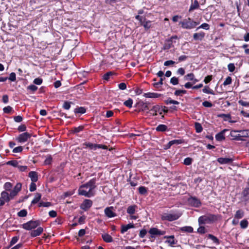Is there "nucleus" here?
Returning a JSON list of instances; mask_svg holds the SVG:
<instances>
[{"label": "nucleus", "mask_w": 249, "mask_h": 249, "mask_svg": "<svg viewBox=\"0 0 249 249\" xmlns=\"http://www.w3.org/2000/svg\"><path fill=\"white\" fill-rule=\"evenodd\" d=\"M96 179L92 178L86 183L82 185L78 189V194L88 197L94 196V190L96 188Z\"/></svg>", "instance_id": "nucleus-1"}, {"label": "nucleus", "mask_w": 249, "mask_h": 249, "mask_svg": "<svg viewBox=\"0 0 249 249\" xmlns=\"http://www.w3.org/2000/svg\"><path fill=\"white\" fill-rule=\"evenodd\" d=\"M199 21H195L191 19L190 18L185 19L179 22L181 27L185 29H192L195 28L197 25L199 24Z\"/></svg>", "instance_id": "nucleus-2"}, {"label": "nucleus", "mask_w": 249, "mask_h": 249, "mask_svg": "<svg viewBox=\"0 0 249 249\" xmlns=\"http://www.w3.org/2000/svg\"><path fill=\"white\" fill-rule=\"evenodd\" d=\"M217 220L215 215L208 214L201 216L199 217L198 221L199 225L210 224Z\"/></svg>", "instance_id": "nucleus-3"}, {"label": "nucleus", "mask_w": 249, "mask_h": 249, "mask_svg": "<svg viewBox=\"0 0 249 249\" xmlns=\"http://www.w3.org/2000/svg\"><path fill=\"white\" fill-rule=\"evenodd\" d=\"M40 224L39 221L31 220L22 225V227L26 230L30 231L37 227Z\"/></svg>", "instance_id": "nucleus-4"}, {"label": "nucleus", "mask_w": 249, "mask_h": 249, "mask_svg": "<svg viewBox=\"0 0 249 249\" xmlns=\"http://www.w3.org/2000/svg\"><path fill=\"white\" fill-rule=\"evenodd\" d=\"M167 111V110H165L162 109L160 106L157 105L153 106L148 112L152 116H155L157 115L158 113H159L160 115H161L162 114V112H166Z\"/></svg>", "instance_id": "nucleus-5"}, {"label": "nucleus", "mask_w": 249, "mask_h": 249, "mask_svg": "<svg viewBox=\"0 0 249 249\" xmlns=\"http://www.w3.org/2000/svg\"><path fill=\"white\" fill-rule=\"evenodd\" d=\"M179 217L177 214L165 213L161 216L162 220H168L170 221L178 219Z\"/></svg>", "instance_id": "nucleus-6"}, {"label": "nucleus", "mask_w": 249, "mask_h": 249, "mask_svg": "<svg viewBox=\"0 0 249 249\" xmlns=\"http://www.w3.org/2000/svg\"><path fill=\"white\" fill-rule=\"evenodd\" d=\"M31 137V134L26 132L20 134L16 138V140L20 143H24L27 142Z\"/></svg>", "instance_id": "nucleus-7"}, {"label": "nucleus", "mask_w": 249, "mask_h": 249, "mask_svg": "<svg viewBox=\"0 0 249 249\" xmlns=\"http://www.w3.org/2000/svg\"><path fill=\"white\" fill-rule=\"evenodd\" d=\"M104 212L106 216L108 218H112L116 216L115 209L112 206L106 208L104 210Z\"/></svg>", "instance_id": "nucleus-8"}, {"label": "nucleus", "mask_w": 249, "mask_h": 249, "mask_svg": "<svg viewBox=\"0 0 249 249\" xmlns=\"http://www.w3.org/2000/svg\"><path fill=\"white\" fill-rule=\"evenodd\" d=\"M84 145H86V147H88L90 149L96 150L97 148H102L103 149H107V147L105 145L99 144H93L90 142L85 143Z\"/></svg>", "instance_id": "nucleus-9"}, {"label": "nucleus", "mask_w": 249, "mask_h": 249, "mask_svg": "<svg viewBox=\"0 0 249 249\" xmlns=\"http://www.w3.org/2000/svg\"><path fill=\"white\" fill-rule=\"evenodd\" d=\"M149 233L151 234V237L153 238L155 235H164L165 233V231H160L159 229L153 228H151L149 231Z\"/></svg>", "instance_id": "nucleus-10"}, {"label": "nucleus", "mask_w": 249, "mask_h": 249, "mask_svg": "<svg viewBox=\"0 0 249 249\" xmlns=\"http://www.w3.org/2000/svg\"><path fill=\"white\" fill-rule=\"evenodd\" d=\"M188 202L190 205L196 207H198L201 205L200 200L195 197H190L188 199Z\"/></svg>", "instance_id": "nucleus-11"}, {"label": "nucleus", "mask_w": 249, "mask_h": 249, "mask_svg": "<svg viewBox=\"0 0 249 249\" xmlns=\"http://www.w3.org/2000/svg\"><path fill=\"white\" fill-rule=\"evenodd\" d=\"M92 202L89 199H86L81 204L80 206L81 209L86 211L89 209L92 206Z\"/></svg>", "instance_id": "nucleus-12"}, {"label": "nucleus", "mask_w": 249, "mask_h": 249, "mask_svg": "<svg viewBox=\"0 0 249 249\" xmlns=\"http://www.w3.org/2000/svg\"><path fill=\"white\" fill-rule=\"evenodd\" d=\"M43 231V229L41 227H38L36 230H34L31 231L30 232V235L32 237H35L40 235Z\"/></svg>", "instance_id": "nucleus-13"}, {"label": "nucleus", "mask_w": 249, "mask_h": 249, "mask_svg": "<svg viewBox=\"0 0 249 249\" xmlns=\"http://www.w3.org/2000/svg\"><path fill=\"white\" fill-rule=\"evenodd\" d=\"M164 238L167 239V240L165 241V243H168L169 245L171 247H173L174 245L176 244L177 242V241L175 240L174 236L173 235L165 236Z\"/></svg>", "instance_id": "nucleus-14"}, {"label": "nucleus", "mask_w": 249, "mask_h": 249, "mask_svg": "<svg viewBox=\"0 0 249 249\" xmlns=\"http://www.w3.org/2000/svg\"><path fill=\"white\" fill-rule=\"evenodd\" d=\"M205 34L203 32L196 33L193 35V38L195 40L201 41L205 37Z\"/></svg>", "instance_id": "nucleus-15"}, {"label": "nucleus", "mask_w": 249, "mask_h": 249, "mask_svg": "<svg viewBox=\"0 0 249 249\" xmlns=\"http://www.w3.org/2000/svg\"><path fill=\"white\" fill-rule=\"evenodd\" d=\"M185 80L192 81L193 84H195L198 82V80L195 78V75L193 73H190L184 77Z\"/></svg>", "instance_id": "nucleus-16"}, {"label": "nucleus", "mask_w": 249, "mask_h": 249, "mask_svg": "<svg viewBox=\"0 0 249 249\" xmlns=\"http://www.w3.org/2000/svg\"><path fill=\"white\" fill-rule=\"evenodd\" d=\"M233 161V159L231 158H219L217 159V161L221 164H229L231 163Z\"/></svg>", "instance_id": "nucleus-17"}, {"label": "nucleus", "mask_w": 249, "mask_h": 249, "mask_svg": "<svg viewBox=\"0 0 249 249\" xmlns=\"http://www.w3.org/2000/svg\"><path fill=\"white\" fill-rule=\"evenodd\" d=\"M134 227V225L131 223H129L127 225H122L121 226V232L122 233H124L125 232L127 231L129 229L131 228H133Z\"/></svg>", "instance_id": "nucleus-18"}, {"label": "nucleus", "mask_w": 249, "mask_h": 249, "mask_svg": "<svg viewBox=\"0 0 249 249\" xmlns=\"http://www.w3.org/2000/svg\"><path fill=\"white\" fill-rule=\"evenodd\" d=\"M143 96L145 98H156L159 97L160 94L155 92H147L144 93Z\"/></svg>", "instance_id": "nucleus-19"}, {"label": "nucleus", "mask_w": 249, "mask_h": 249, "mask_svg": "<svg viewBox=\"0 0 249 249\" xmlns=\"http://www.w3.org/2000/svg\"><path fill=\"white\" fill-rule=\"evenodd\" d=\"M29 177L32 182H36L38 180L37 173L35 171H31L29 173Z\"/></svg>", "instance_id": "nucleus-20"}, {"label": "nucleus", "mask_w": 249, "mask_h": 249, "mask_svg": "<svg viewBox=\"0 0 249 249\" xmlns=\"http://www.w3.org/2000/svg\"><path fill=\"white\" fill-rule=\"evenodd\" d=\"M226 131V129H224L219 132V133L215 135V139L218 141H221L222 140H224L225 138L224 136L225 132Z\"/></svg>", "instance_id": "nucleus-21"}, {"label": "nucleus", "mask_w": 249, "mask_h": 249, "mask_svg": "<svg viewBox=\"0 0 249 249\" xmlns=\"http://www.w3.org/2000/svg\"><path fill=\"white\" fill-rule=\"evenodd\" d=\"M102 237L104 241L107 243H110L113 241L112 237L107 233L102 234Z\"/></svg>", "instance_id": "nucleus-22"}, {"label": "nucleus", "mask_w": 249, "mask_h": 249, "mask_svg": "<svg viewBox=\"0 0 249 249\" xmlns=\"http://www.w3.org/2000/svg\"><path fill=\"white\" fill-rule=\"evenodd\" d=\"M0 197L3 199V200L6 201V202H9L11 200L9 194L6 191H2L1 192Z\"/></svg>", "instance_id": "nucleus-23"}, {"label": "nucleus", "mask_w": 249, "mask_h": 249, "mask_svg": "<svg viewBox=\"0 0 249 249\" xmlns=\"http://www.w3.org/2000/svg\"><path fill=\"white\" fill-rule=\"evenodd\" d=\"M236 132L240 133V135L243 137L249 138V129L238 130Z\"/></svg>", "instance_id": "nucleus-24"}, {"label": "nucleus", "mask_w": 249, "mask_h": 249, "mask_svg": "<svg viewBox=\"0 0 249 249\" xmlns=\"http://www.w3.org/2000/svg\"><path fill=\"white\" fill-rule=\"evenodd\" d=\"M218 116L223 118L224 121H229V122H233L232 121H231V116L230 114H220L218 115Z\"/></svg>", "instance_id": "nucleus-25"}, {"label": "nucleus", "mask_w": 249, "mask_h": 249, "mask_svg": "<svg viewBox=\"0 0 249 249\" xmlns=\"http://www.w3.org/2000/svg\"><path fill=\"white\" fill-rule=\"evenodd\" d=\"M142 25L144 27L145 30H147L150 28L152 27L151 25V22L149 20H143V22L142 24Z\"/></svg>", "instance_id": "nucleus-26"}, {"label": "nucleus", "mask_w": 249, "mask_h": 249, "mask_svg": "<svg viewBox=\"0 0 249 249\" xmlns=\"http://www.w3.org/2000/svg\"><path fill=\"white\" fill-rule=\"evenodd\" d=\"M199 6V3L197 0H195L190 6L189 11L197 9Z\"/></svg>", "instance_id": "nucleus-27"}, {"label": "nucleus", "mask_w": 249, "mask_h": 249, "mask_svg": "<svg viewBox=\"0 0 249 249\" xmlns=\"http://www.w3.org/2000/svg\"><path fill=\"white\" fill-rule=\"evenodd\" d=\"M149 104L148 102H141L139 103V105L141 107V109L142 111H144L149 109L148 105Z\"/></svg>", "instance_id": "nucleus-28"}, {"label": "nucleus", "mask_w": 249, "mask_h": 249, "mask_svg": "<svg viewBox=\"0 0 249 249\" xmlns=\"http://www.w3.org/2000/svg\"><path fill=\"white\" fill-rule=\"evenodd\" d=\"M244 212L242 210H239L236 211L234 215V218L237 219H241L244 216Z\"/></svg>", "instance_id": "nucleus-29"}, {"label": "nucleus", "mask_w": 249, "mask_h": 249, "mask_svg": "<svg viewBox=\"0 0 249 249\" xmlns=\"http://www.w3.org/2000/svg\"><path fill=\"white\" fill-rule=\"evenodd\" d=\"M136 208V205L129 206L127 209V213L130 214H133L135 213Z\"/></svg>", "instance_id": "nucleus-30"}, {"label": "nucleus", "mask_w": 249, "mask_h": 249, "mask_svg": "<svg viewBox=\"0 0 249 249\" xmlns=\"http://www.w3.org/2000/svg\"><path fill=\"white\" fill-rule=\"evenodd\" d=\"M158 131L163 132L167 129V126L164 124H160L156 128Z\"/></svg>", "instance_id": "nucleus-31"}, {"label": "nucleus", "mask_w": 249, "mask_h": 249, "mask_svg": "<svg viewBox=\"0 0 249 249\" xmlns=\"http://www.w3.org/2000/svg\"><path fill=\"white\" fill-rule=\"evenodd\" d=\"M41 197V195L40 193H36L34 199L32 201V204L37 203Z\"/></svg>", "instance_id": "nucleus-32"}, {"label": "nucleus", "mask_w": 249, "mask_h": 249, "mask_svg": "<svg viewBox=\"0 0 249 249\" xmlns=\"http://www.w3.org/2000/svg\"><path fill=\"white\" fill-rule=\"evenodd\" d=\"M139 192L141 195H145L147 193V189L144 186H140L139 188Z\"/></svg>", "instance_id": "nucleus-33"}, {"label": "nucleus", "mask_w": 249, "mask_h": 249, "mask_svg": "<svg viewBox=\"0 0 249 249\" xmlns=\"http://www.w3.org/2000/svg\"><path fill=\"white\" fill-rule=\"evenodd\" d=\"M195 125V129H196V132L197 133H200V132H202V131L203 130V128L200 123H196Z\"/></svg>", "instance_id": "nucleus-34"}, {"label": "nucleus", "mask_w": 249, "mask_h": 249, "mask_svg": "<svg viewBox=\"0 0 249 249\" xmlns=\"http://www.w3.org/2000/svg\"><path fill=\"white\" fill-rule=\"evenodd\" d=\"M181 231L187 232L189 233H192L193 232V228L191 226H185L181 228Z\"/></svg>", "instance_id": "nucleus-35"}, {"label": "nucleus", "mask_w": 249, "mask_h": 249, "mask_svg": "<svg viewBox=\"0 0 249 249\" xmlns=\"http://www.w3.org/2000/svg\"><path fill=\"white\" fill-rule=\"evenodd\" d=\"M165 103L167 104H174V105H178L179 103L176 100H173L171 99L170 98H169L166 100L165 101Z\"/></svg>", "instance_id": "nucleus-36"}, {"label": "nucleus", "mask_w": 249, "mask_h": 249, "mask_svg": "<svg viewBox=\"0 0 249 249\" xmlns=\"http://www.w3.org/2000/svg\"><path fill=\"white\" fill-rule=\"evenodd\" d=\"M240 227L242 229H246L248 227L249 222L246 219H244L240 222Z\"/></svg>", "instance_id": "nucleus-37"}, {"label": "nucleus", "mask_w": 249, "mask_h": 249, "mask_svg": "<svg viewBox=\"0 0 249 249\" xmlns=\"http://www.w3.org/2000/svg\"><path fill=\"white\" fill-rule=\"evenodd\" d=\"M208 237L209 239H211L213 243H215L216 244H219V240L214 235L209 234H208Z\"/></svg>", "instance_id": "nucleus-38"}, {"label": "nucleus", "mask_w": 249, "mask_h": 249, "mask_svg": "<svg viewBox=\"0 0 249 249\" xmlns=\"http://www.w3.org/2000/svg\"><path fill=\"white\" fill-rule=\"evenodd\" d=\"M170 142L171 143L170 144H171V145H173L174 144L178 145V144H181V143H183L184 141L182 140L179 139V140H172V141H170Z\"/></svg>", "instance_id": "nucleus-39"}, {"label": "nucleus", "mask_w": 249, "mask_h": 249, "mask_svg": "<svg viewBox=\"0 0 249 249\" xmlns=\"http://www.w3.org/2000/svg\"><path fill=\"white\" fill-rule=\"evenodd\" d=\"M74 112L76 113L83 114L86 112V109L84 107H80L75 109Z\"/></svg>", "instance_id": "nucleus-40"}, {"label": "nucleus", "mask_w": 249, "mask_h": 249, "mask_svg": "<svg viewBox=\"0 0 249 249\" xmlns=\"http://www.w3.org/2000/svg\"><path fill=\"white\" fill-rule=\"evenodd\" d=\"M203 92L205 93L214 94L213 91L208 86H205L203 89Z\"/></svg>", "instance_id": "nucleus-41"}, {"label": "nucleus", "mask_w": 249, "mask_h": 249, "mask_svg": "<svg viewBox=\"0 0 249 249\" xmlns=\"http://www.w3.org/2000/svg\"><path fill=\"white\" fill-rule=\"evenodd\" d=\"M200 28L208 30L210 29V25L208 23H204L202 24L201 25H200L199 27H198L196 29V30Z\"/></svg>", "instance_id": "nucleus-42"}, {"label": "nucleus", "mask_w": 249, "mask_h": 249, "mask_svg": "<svg viewBox=\"0 0 249 249\" xmlns=\"http://www.w3.org/2000/svg\"><path fill=\"white\" fill-rule=\"evenodd\" d=\"M133 100L132 99L129 98L127 100L124 102V105L129 108H131L132 106Z\"/></svg>", "instance_id": "nucleus-43"}, {"label": "nucleus", "mask_w": 249, "mask_h": 249, "mask_svg": "<svg viewBox=\"0 0 249 249\" xmlns=\"http://www.w3.org/2000/svg\"><path fill=\"white\" fill-rule=\"evenodd\" d=\"M52 161V158L51 155H48L46 159L44 160V164L45 165H49L51 163Z\"/></svg>", "instance_id": "nucleus-44"}, {"label": "nucleus", "mask_w": 249, "mask_h": 249, "mask_svg": "<svg viewBox=\"0 0 249 249\" xmlns=\"http://www.w3.org/2000/svg\"><path fill=\"white\" fill-rule=\"evenodd\" d=\"M6 164L7 165H11L13 167H18V163L17 160H10L7 162Z\"/></svg>", "instance_id": "nucleus-45"}, {"label": "nucleus", "mask_w": 249, "mask_h": 249, "mask_svg": "<svg viewBox=\"0 0 249 249\" xmlns=\"http://www.w3.org/2000/svg\"><path fill=\"white\" fill-rule=\"evenodd\" d=\"M27 214V212L26 210H22L18 213V215L19 217H25Z\"/></svg>", "instance_id": "nucleus-46"}, {"label": "nucleus", "mask_w": 249, "mask_h": 249, "mask_svg": "<svg viewBox=\"0 0 249 249\" xmlns=\"http://www.w3.org/2000/svg\"><path fill=\"white\" fill-rule=\"evenodd\" d=\"M113 73L112 71H109L105 73L103 76V79L106 80H108L110 77L113 75Z\"/></svg>", "instance_id": "nucleus-47"}, {"label": "nucleus", "mask_w": 249, "mask_h": 249, "mask_svg": "<svg viewBox=\"0 0 249 249\" xmlns=\"http://www.w3.org/2000/svg\"><path fill=\"white\" fill-rule=\"evenodd\" d=\"M170 83L173 85H176L178 84V79L176 77H173L170 79Z\"/></svg>", "instance_id": "nucleus-48"}, {"label": "nucleus", "mask_w": 249, "mask_h": 249, "mask_svg": "<svg viewBox=\"0 0 249 249\" xmlns=\"http://www.w3.org/2000/svg\"><path fill=\"white\" fill-rule=\"evenodd\" d=\"M12 187V184L10 182H6L4 185V188L6 191H10Z\"/></svg>", "instance_id": "nucleus-49"}, {"label": "nucleus", "mask_w": 249, "mask_h": 249, "mask_svg": "<svg viewBox=\"0 0 249 249\" xmlns=\"http://www.w3.org/2000/svg\"><path fill=\"white\" fill-rule=\"evenodd\" d=\"M232 81L231 78L230 76H228L225 80L224 81L223 85L224 86H227L231 84Z\"/></svg>", "instance_id": "nucleus-50"}, {"label": "nucleus", "mask_w": 249, "mask_h": 249, "mask_svg": "<svg viewBox=\"0 0 249 249\" xmlns=\"http://www.w3.org/2000/svg\"><path fill=\"white\" fill-rule=\"evenodd\" d=\"M21 188V184L20 183H18L15 186L13 190L14 191H16L17 193H18V192L20 191Z\"/></svg>", "instance_id": "nucleus-51"}, {"label": "nucleus", "mask_w": 249, "mask_h": 249, "mask_svg": "<svg viewBox=\"0 0 249 249\" xmlns=\"http://www.w3.org/2000/svg\"><path fill=\"white\" fill-rule=\"evenodd\" d=\"M192 162V159L190 158H186L184 160V164L186 165H189Z\"/></svg>", "instance_id": "nucleus-52"}, {"label": "nucleus", "mask_w": 249, "mask_h": 249, "mask_svg": "<svg viewBox=\"0 0 249 249\" xmlns=\"http://www.w3.org/2000/svg\"><path fill=\"white\" fill-rule=\"evenodd\" d=\"M27 89L33 92H35L37 89V87L34 85H31L28 86Z\"/></svg>", "instance_id": "nucleus-53"}, {"label": "nucleus", "mask_w": 249, "mask_h": 249, "mask_svg": "<svg viewBox=\"0 0 249 249\" xmlns=\"http://www.w3.org/2000/svg\"><path fill=\"white\" fill-rule=\"evenodd\" d=\"M51 205V204L50 202H40L39 203V207H49Z\"/></svg>", "instance_id": "nucleus-54"}, {"label": "nucleus", "mask_w": 249, "mask_h": 249, "mask_svg": "<svg viewBox=\"0 0 249 249\" xmlns=\"http://www.w3.org/2000/svg\"><path fill=\"white\" fill-rule=\"evenodd\" d=\"M36 182H32L30 185L29 190L31 192H34L36 190Z\"/></svg>", "instance_id": "nucleus-55"}, {"label": "nucleus", "mask_w": 249, "mask_h": 249, "mask_svg": "<svg viewBox=\"0 0 249 249\" xmlns=\"http://www.w3.org/2000/svg\"><path fill=\"white\" fill-rule=\"evenodd\" d=\"M42 79L41 78H35L34 80V83L35 84L40 85L42 83Z\"/></svg>", "instance_id": "nucleus-56"}, {"label": "nucleus", "mask_w": 249, "mask_h": 249, "mask_svg": "<svg viewBox=\"0 0 249 249\" xmlns=\"http://www.w3.org/2000/svg\"><path fill=\"white\" fill-rule=\"evenodd\" d=\"M242 195L244 197H247L249 195V187L246 188L242 192Z\"/></svg>", "instance_id": "nucleus-57"}, {"label": "nucleus", "mask_w": 249, "mask_h": 249, "mask_svg": "<svg viewBox=\"0 0 249 249\" xmlns=\"http://www.w3.org/2000/svg\"><path fill=\"white\" fill-rule=\"evenodd\" d=\"M186 93V91L185 90H177L175 92L174 94L176 96H179L182 94H185Z\"/></svg>", "instance_id": "nucleus-58"}, {"label": "nucleus", "mask_w": 249, "mask_h": 249, "mask_svg": "<svg viewBox=\"0 0 249 249\" xmlns=\"http://www.w3.org/2000/svg\"><path fill=\"white\" fill-rule=\"evenodd\" d=\"M197 232L200 234H204L206 232V229L203 226H200L198 228Z\"/></svg>", "instance_id": "nucleus-59"}, {"label": "nucleus", "mask_w": 249, "mask_h": 249, "mask_svg": "<svg viewBox=\"0 0 249 249\" xmlns=\"http://www.w3.org/2000/svg\"><path fill=\"white\" fill-rule=\"evenodd\" d=\"M22 150H23V148L22 146H18L13 149V152L20 153V152H22Z\"/></svg>", "instance_id": "nucleus-60"}, {"label": "nucleus", "mask_w": 249, "mask_h": 249, "mask_svg": "<svg viewBox=\"0 0 249 249\" xmlns=\"http://www.w3.org/2000/svg\"><path fill=\"white\" fill-rule=\"evenodd\" d=\"M228 68L230 72H233L235 70V66L233 63H230L228 65Z\"/></svg>", "instance_id": "nucleus-61"}, {"label": "nucleus", "mask_w": 249, "mask_h": 249, "mask_svg": "<svg viewBox=\"0 0 249 249\" xmlns=\"http://www.w3.org/2000/svg\"><path fill=\"white\" fill-rule=\"evenodd\" d=\"M8 79L11 81H15L16 79V76L15 73H11Z\"/></svg>", "instance_id": "nucleus-62"}, {"label": "nucleus", "mask_w": 249, "mask_h": 249, "mask_svg": "<svg viewBox=\"0 0 249 249\" xmlns=\"http://www.w3.org/2000/svg\"><path fill=\"white\" fill-rule=\"evenodd\" d=\"M238 103L244 107H249V102H247L242 100H239L238 101Z\"/></svg>", "instance_id": "nucleus-63"}, {"label": "nucleus", "mask_w": 249, "mask_h": 249, "mask_svg": "<svg viewBox=\"0 0 249 249\" xmlns=\"http://www.w3.org/2000/svg\"><path fill=\"white\" fill-rule=\"evenodd\" d=\"M3 110L4 113H9L12 111V107H11L10 106H7L6 107H4Z\"/></svg>", "instance_id": "nucleus-64"}]
</instances>
